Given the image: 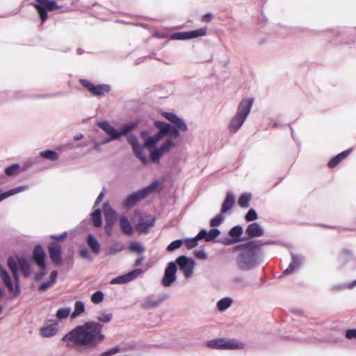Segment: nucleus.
I'll return each mask as SVG.
<instances>
[{
    "mask_svg": "<svg viewBox=\"0 0 356 356\" xmlns=\"http://www.w3.org/2000/svg\"><path fill=\"white\" fill-rule=\"evenodd\" d=\"M113 318L111 313H102L97 317L99 322L87 321L78 325L67 333L62 339L67 346H81L86 348H96L105 339L102 332L103 324L110 322Z\"/></svg>",
    "mask_w": 356,
    "mask_h": 356,
    "instance_id": "1",
    "label": "nucleus"
},
{
    "mask_svg": "<svg viewBox=\"0 0 356 356\" xmlns=\"http://www.w3.org/2000/svg\"><path fill=\"white\" fill-rule=\"evenodd\" d=\"M264 229L257 222H252L246 227V270L259 266L263 260L261 248L271 241L255 239L264 235Z\"/></svg>",
    "mask_w": 356,
    "mask_h": 356,
    "instance_id": "2",
    "label": "nucleus"
},
{
    "mask_svg": "<svg viewBox=\"0 0 356 356\" xmlns=\"http://www.w3.org/2000/svg\"><path fill=\"white\" fill-rule=\"evenodd\" d=\"M161 115L172 124L164 121H154V126L159 130L156 133L157 137L161 139L167 136H170L173 138H177L179 137L181 131L185 132L188 130V127L184 119L179 118L175 113L171 112H163Z\"/></svg>",
    "mask_w": 356,
    "mask_h": 356,
    "instance_id": "3",
    "label": "nucleus"
},
{
    "mask_svg": "<svg viewBox=\"0 0 356 356\" xmlns=\"http://www.w3.org/2000/svg\"><path fill=\"white\" fill-rule=\"evenodd\" d=\"M159 186L157 180L152 182L149 186L129 195L123 201L122 206L127 209L132 208L138 202L145 199Z\"/></svg>",
    "mask_w": 356,
    "mask_h": 356,
    "instance_id": "4",
    "label": "nucleus"
},
{
    "mask_svg": "<svg viewBox=\"0 0 356 356\" xmlns=\"http://www.w3.org/2000/svg\"><path fill=\"white\" fill-rule=\"evenodd\" d=\"M207 346L213 349L238 350L243 349L245 343L236 339L220 338L208 341Z\"/></svg>",
    "mask_w": 356,
    "mask_h": 356,
    "instance_id": "5",
    "label": "nucleus"
},
{
    "mask_svg": "<svg viewBox=\"0 0 356 356\" xmlns=\"http://www.w3.org/2000/svg\"><path fill=\"white\" fill-rule=\"evenodd\" d=\"M34 4L40 17L42 22H45L48 17L47 12H52L54 10L60 9L56 1L50 0H35Z\"/></svg>",
    "mask_w": 356,
    "mask_h": 356,
    "instance_id": "6",
    "label": "nucleus"
},
{
    "mask_svg": "<svg viewBox=\"0 0 356 356\" xmlns=\"http://www.w3.org/2000/svg\"><path fill=\"white\" fill-rule=\"evenodd\" d=\"M175 263L179 266L186 278H190L193 275L195 261L193 258L181 255L177 258Z\"/></svg>",
    "mask_w": 356,
    "mask_h": 356,
    "instance_id": "7",
    "label": "nucleus"
},
{
    "mask_svg": "<svg viewBox=\"0 0 356 356\" xmlns=\"http://www.w3.org/2000/svg\"><path fill=\"white\" fill-rule=\"evenodd\" d=\"M245 121V100L242 99L238 105V111L229 124V132L236 133Z\"/></svg>",
    "mask_w": 356,
    "mask_h": 356,
    "instance_id": "8",
    "label": "nucleus"
},
{
    "mask_svg": "<svg viewBox=\"0 0 356 356\" xmlns=\"http://www.w3.org/2000/svg\"><path fill=\"white\" fill-rule=\"evenodd\" d=\"M80 83L94 96L104 95L111 90V86L108 84L95 85L87 79H80Z\"/></svg>",
    "mask_w": 356,
    "mask_h": 356,
    "instance_id": "9",
    "label": "nucleus"
},
{
    "mask_svg": "<svg viewBox=\"0 0 356 356\" xmlns=\"http://www.w3.org/2000/svg\"><path fill=\"white\" fill-rule=\"evenodd\" d=\"M0 276L2 279L3 284L8 288V291L13 293V296H18L20 293V287L19 283V279L17 277V283H15V287L13 286V282L10 277L8 271L0 264Z\"/></svg>",
    "mask_w": 356,
    "mask_h": 356,
    "instance_id": "10",
    "label": "nucleus"
},
{
    "mask_svg": "<svg viewBox=\"0 0 356 356\" xmlns=\"http://www.w3.org/2000/svg\"><path fill=\"white\" fill-rule=\"evenodd\" d=\"M177 267L176 263L171 261L168 263L164 271V275L162 278L161 283L165 287L170 286L176 280V273Z\"/></svg>",
    "mask_w": 356,
    "mask_h": 356,
    "instance_id": "11",
    "label": "nucleus"
},
{
    "mask_svg": "<svg viewBox=\"0 0 356 356\" xmlns=\"http://www.w3.org/2000/svg\"><path fill=\"white\" fill-rule=\"evenodd\" d=\"M104 216H105V225L104 230L108 236H111L113 233V226L117 220L116 212L112 208H106L104 204Z\"/></svg>",
    "mask_w": 356,
    "mask_h": 356,
    "instance_id": "12",
    "label": "nucleus"
},
{
    "mask_svg": "<svg viewBox=\"0 0 356 356\" xmlns=\"http://www.w3.org/2000/svg\"><path fill=\"white\" fill-rule=\"evenodd\" d=\"M98 127L102 129L109 137L102 140L101 145L110 143L112 140H118L119 135L117 134V129L111 126L107 121H102L97 123Z\"/></svg>",
    "mask_w": 356,
    "mask_h": 356,
    "instance_id": "13",
    "label": "nucleus"
},
{
    "mask_svg": "<svg viewBox=\"0 0 356 356\" xmlns=\"http://www.w3.org/2000/svg\"><path fill=\"white\" fill-rule=\"evenodd\" d=\"M206 33L207 28H201L191 31L174 33H172L171 38L173 40H188L200 36H204L206 35Z\"/></svg>",
    "mask_w": 356,
    "mask_h": 356,
    "instance_id": "14",
    "label": "nucleus"
},
{
    "mask_svg": "<svg viewBox=\"0 0 356 356\" xmlns=\"http://www.w3.org/2000/svg\"><path fill=\"white\" fill-rule=\"evenodd\" d=\"M142 270L140 268L134 269L127 274L118 276L110 282L111 284H123L128 283L136 279L140 274L142 273Z\"/></svg>",
    "mask_w": 356,
    "mask_h": 356,
    "instance_id": "15",
    "label": "nucleus"
},
{
    "mask_svg": "<svg viewBox=\"0 0 356 356\" xmlns=\"http://www.w3.org/2000/svg\"><path fill=\"white\" fill-rule=\"evenodd\" d=\"M155 224V218L151 216L140 217L138 224L136 226V229L140 233H147L151 227Z\"/></svg>",
    "mask_w": 356,
    "mask_h": 356,
    "instance_id": "16",
    "label": "nucleus"
},
{
    "mask_svg": "<svg viewBox=\"0 0 356 356\" xmlns=\"http://www.w3.org/2000/svg\"><path fill=\"white\" fill-rule=\"evenodd\" d=\"M302 261L303 257L302 255L291 253V261L288 268L284 270L283 274L289 275L296 272L302 265Z\"/></svg>",
    "mask_w": 356,
    "mask_h": 356,
    "instance_id": "17",
    "label": "nucleus"
},
{
    "mask_svg": "<svg viewBox=\"0 0 356 356\" xmlns=\"http://www.w3.org/2000/svg\"><path fill=\"white\" fill-rule=\"evenodd\" d=\"M48 250L51 261L55 264H60L62 261L60 245L56 243H51L48 245Z\"/></svg>",
    "mask_w": 356,
    "mask_h": 356,
    "instance_id": "18",
    "label": "nucleus"
},
{
    "mask_svg": "<svg viewBox=\"0 0 356 356\" xmlns=\"http://www.w3.org/2000/svg\"><path fill=\"white\" fill-rule=\"evenodd\" d=\"M232 252L237 253L236 258L238 266L241 270L245 269V243L232 248Z\"/></svg>",
    "mask_w": 356,
    "mask_h": 356,
    "instance_id": "19",
    "label": "nucleus"
},
{
    "mask_svg": "<svg viewBox=\"0 0 356 356\" xmlns=\"http://www.w3.org/2000/svg\"><path fill=\"white\" fill-rule=\"evenodd\" d=\"M163 298H160L154 295L147 296L141 303V307L145 309H149L159 306L163 301Z\"/></svg>",
    "mask_w": 356,
    "mask_h": 356,
    "instance_id": "20",
    "label": "nucleus"
},
{
    "mask_svg": "<svg viewBox=\"0 0 356 356\" xmlns=\"http://www.w3.org/2000/svg\"><path fill=\"white\" fill-rule=\"evenodd\" d=\"M45 252L40 245L35 246L33 252V258L39 266L44 267L45 264Z\"/></svg>",
    "mask_w": 356,
    "mask_h": 356,
    "instance_id": "21",
    "label": "nucleus"
},
{
    "mask_svg": "<svg viewBox=\"0 0 356 356\" xmlns=\"http://www.w3.org/2000/svg\"><path fill=\"white\" fill-rule=\"evenodd\" d=\"M119 225L121 229V231L123 234L131 236L133 234V227L128 219V218L125 216H121L119 218Z\"/></svg>",
    "mask_w": 356,
    "mask_h": 356,
    "instance_id": "22",
    "label": "nucleus"
},
{
    "mask_svg": "<svg viewBox=\"0 0 356 356\" xmlns=\"http://www.w3.org/2000/svg\"><path fill=\"white\" fill-rule=\"evenodd\" d=\"M235 203V197L234 194L229 192L227 194V196L222 204L220 212L222 213H226L228 211H229Z\"/></svg>",
    "mask_w": 356,
    "mask_h": 356,
    "instance_id": "23",
    "label": "nucleus"
},
{
    "mask_svg": "<svg viewBox=\"0 0 356 356\" xmlns=\"http://www.w3.org/2000/svg\"><path fill=\"white\" fill-rule=\"evenodd\" d=\"M86 242L92 253L95 255H98L100 252V244L96 238L92 234H90L87 236Z\"/></svg>",
    "mask_w": 356,
    "mask_h": 356,
    "instance_id": "24",
    "label": "nucleus"
},
{
    "mask_svg": "<svg viewBox=\"0 0 356 356\" xmlns=\"http://www.w3.org/2000/svg\"><path fill=\"white\" fill-rule=\"evenodd\" d=\"M58 331V325L53 323L40 328V333L44 337L54 336Z\"/></svg>",
    "mask_w": 356,
    "mask_h": 356,
    "instance_id": "25",
    "label": "nucleus"
},
{
    "mask_svg": "<svg viewBox=\"0 0 356 356\" xmlns=\"http://www.w3.org/2000/svg\"><path fill=\"white\" fill-rule=\"evenodd\" d=\"M138 125V121L131 122L124 124L120 131L117 130V134L119 135V138L122 136H127L129 132L134 130Z\"/></svg>",
    "mask_w": 356,
    "mask_h": 356,
    "instance_id": "26",
    "label": "nucleus"
},
{
    "mask_svg": "<svg viewBox=\"0 0 356 356\" xmlns=\"http://www.w3.org/2000/svg\"><path fill=\"white\" fill-rule=\"evenodd\" d=\"M28 186H20L14 188H12L8 191L0 193V202L8 198V197L22 192L28 189Z\"/></svg>",
    "mask_w": 356,
    "mask_h": 356,
    "instance_id": "27",
    "label": "nucleus"
},
{
    "mask_svg": "<svg viewBox=\"0 0 356 356\" xmlns=\"http://www.w3.org/2000/svg\"><path fill=\"white\" fill-rule=\"evenodd\" d=\"M232 303V299L225 297L218 301L216 307L220 312H223L228 309Z\"/></svg>",
    "mask_w": 356,
    "mask_h": 356,
    "instance_id": "28",
    "label": "nucleus"
},
{
    "mask_svg": "<svg viewBox=\"0 0 356 356\" xmlns=\"http://www.w3.org/2000/svg\"><path fill=\"white\" fill-rule=\"evenodd\" d=\"M40 156L48 159L51 161H57L59 158L58 153L51 149H47L40 152Z\"/></svg>",
    "mask_w": 356,
    "mask_h": 356,
    "instance_id": "29",
    "label": "nucleus"
},
{
    "mask_svg": "<svg viewBox=\"0 0 356 356\" xmlns=\"http://www.w3.org/2000/svg\"><path fill=\"white\" fill-rule=\"evenodd\" d=\"M93 226L99 227L102 225V212L99 209H97L91 213Z\"/></svg>",
    "mask_w": 356,
    "mask_h": 356,
    "instance_id": "30",
    "label": "nucleus"
},
{
    "mask_svg": "<svg viewBox=\"0 0 356 356\" xmlns=\"http://www.w3.org/2000/svg\"><path fill=\"white\" fill-rule=\"evenodd\" d=\"M175 146L171 138L166 139V140L158 148L163 155L168 152L172 148Z\"/></svg>",
    "mask_w": 356,
    "mask_h": 356,
    "instance_id": "31",
    "label": "nucleus"
},
{
    "mask_svg": "<svg viewBox=\"0 0 356 356\" xmlns=\"http://www.w3.org/2000/svg\"><path fill=\"white\" fill-rule=\"evenodd\" d=\"M133 152L135 156L140 160L143 164H145L147 161V157L143 152V147L140 145L133 148Z\"/></svg>",
    "mask_w": 356,
    "mask_h": 356,
    "instance_id": "32",
    "label": "nucleus"
},
{
    "mask_svg": "<svg viewBox=\"0 0 356 356\" xmlns=\"http://www.w3.org/2000/svg\"><path fill=\"white\" fill-rule=\"evenodd\" d=\"M85 311V305L82 301H76L74 304V309L71 314V317L74 318L81 314Z\"/></svg>",
    "mask_w": 356,
    "mask_h": 356,
    "instance_id": "33",
    "label": "nucleus"
},
{
    "mask_svg": "<svg viewBox=\"0 0 356 356\" xmlns=\"http://www.w3.org/2000/svg\"><path fill=\"white\" fill-rule=\"evenodd\" d=\"M123 245L120 243H115L111 246L108 247L106 250V254L112 255L115 254L123 250Z\"/></svg>",
    "mask_w": 356,
    "mask_h": 356,
    "instance_id": "34",
    "label": "nucleus"
},
{
    "mask_svg": "<svg viewBox=\"0 0 356 356\" xmlns=\"http://www.w3.org/2000/svg\"><path fill=\"white\" fill-rule=\"evenodd\" d=\"M19 265L21 270L22 271L25 277H28L30 275L31 268L28 261L24 259L19 260Z\"/></svg>",
    "mask_w": 356,
    "mask_h": 356,
    "instance_id": "35",
    "label": "nucleus"
},
{
    "mask_svg": "<svg viewBox=\"0 0 356 356\" xmlns=\"http://www.w3.org/2000/svg\"><path fill=\"white\" fill-rule=\"evenodd\" d=\"M352 259V253L350 251L348 250H343L339 257V261L342 265H345L347 262H348Z\"/></svg>",
    "mask_w": 356,
    "mask_h": 356,
    "instance_id": "36",
    "label": "nucleus"
},
{
    "mask_svg": "<svg viewBox=\"0 0 356 356\" xmlns=\"http://www.w3.org/2000/svg\"><path fill=\"white\" fill-rule=\"evenodd\" d=\"M243 231L242 226L236 225L229 230V234L233 238H242L241 236L243 234Z\"/></svg>",
    "mask_w": 356,
    "mask_h": 356,
    "instance_id": "37",
    "label": "nucleus"
},
{
    "mask_svg": "<svg viewBox=\"0 0 356 356\" xmlns=\"http://www.w3.org/2000/svg\"><path fill=\"white\" fill-rule=\"evenodd\" d=\"M225 220L224 213L220 212L216 217L210 220V226L212 227H218Z\"/></svg>",
    "mask_w": 356,
    "mask_h": 356,
    "instance_id": "38",
    "label": "nucleus"
},
{
    "mask_svg": "<svg viewBox=\"0 0 356 356\" xmlns=\"http://www.w3.org/2000/svg\"><path fill=\"white\" fill-rule=\"evenodd\" d=\"M160 140L161 139L157 137V134H156L153 136L147 137V138H145V145L146 147L149 148L155 147Z\"/></svg>",
    "mask_w": 356,
    "mask_h": 356,
    "instance_id": "39",
    "label": "nucleus"
},
{
    "mask_svg": "<svg viewBox=\"0 0 356 356\" xmlns=\"http://www.w3.org/2000/svg\"><path fill=\"white\" fill-rule=\"evenodd\" d=\"M19 169V165L17 163L13 164L5 168L4 172L8 176H13L17 173V170Z\"/></svg>",
    "mask_w": 356,
    "mask_h": 356,
    "instance_id": "40",
    "label": "nucleus"
},
{
    "mask_svg": "<svg viewBox=\"0 0 356 356\" xmlns=\"http://www.w3.org/2000/svg\"><path fill=\"white\" fill-rule=\"evenodd\" d=\"M70 307L60 308L57 311L56 316L58 319L66 318L70 315Z\"/></svg>",
    "mask_w": 356,
    "mask_h": 356,
    "instance_id": "41",
    "label": "nucleus"
},
{
    "mask_svg": "<svg viewBox=\"0 0 356 356\" xmlns=\"http://www.w3.org/2000/svg\"><path fill=\"white\" fill-rule=\"evenodd\" d=\"M183 244V241L177 239L171 242L167 247L166 250L168 252H173L179 248Z\"/></svg>",
    "mask_w": 356,
    "mask_h": 356,
    "instance_id": "42",
    "label": "nucleus"
},
{
    "mask_svg": "<svg viewBox=\"0 0 356 356\" xmlns=\"http://www.w3.org/2000/svg\"><path fill=\"white\" fill-rule=\"evenodd\" d=\"M104 293L101 291L95 292L91 296V301L94 304H99L104 300Z\"/></svg>",
    "mask_w": 356,
    "mask_h": 356,
    "instance_id": "43",
    "label": "nucleus"
},
{
    "mask_svg": "<svg viewBox=\"0 0 356 356\" xmlns=\"http://www.w3.org/2000/svg\"><path fill=\"white\" fill-rule=\"evenodd\" d=\"M163 156V154L159 150L158 148H155L150 151V158L154 163H158Z\"/></svg>",
    "mask_w": 356,
    "mask_h": 356,
    "instance_id": "44",
    "label": "nucleus"
},
{
    "mask_svg": "<svg viewBox=\"0 0 356 356\" xmlns=\"http://www.w3.org/2000/svg\"><path fill=\"white\" fill-rule=\"evenodd\" d=\"M7 265L13 274H16L17 270V265L15 259L13 257H10L7 260Z\"/></svg>",
    "mask_w": 356,
    "mask_h": 356,
    "instance_id": "45",
    "label": "nucleus"
},
{
    "mask_svg": "<svg viewBox=\"0 0 356 356\" xmlns=\"http://www.w3.org/2000/svg\"><path fill=\"white\" fill-rule=\"evenodd\" d=\"M128 143L131 146L132 149L139 145L138 137L134 134H128L127 136Z\"/></svg>",
    "mask_w": 356,
    "mask_h": 356,
    "instance_id": "46",
    "label": "nucleus"
},
{
    "mask_svg": "<svg viewBox=\"0 0 356 356\" xmlns=\"http://www.w3.org/2000/svg\"><path fill=\"white\" fill-rule=\"evenodd\" d=\"M184 243L187 248L191 249L197 245L198 239L196 236L191 238H186L184 240Z\"/></svg>",
    "mask_w": 356,
    "mask_h": 356,
    "instance_id": "47",
    "label": "nucleus"
},
{
    "mask_svg": "<svg viewBox=\"0 0 356 356\" xmlns=\"http://www.w3.org/2000/svg\"><path fill=\"white\" fill-rule=\"evenodd\" d=\"M258 218V215L254 209H250L246 213V222H252Z\"/></svg>",
    "mask_w": 356,
    "mask_h": 356,
    "instance_id": "48",
    "label": "nucleus"
},
{
    "mask_svg": "<svg viewBox=\"0 0 356 356\" xmlns=\"http://www.w3.org/2000/svg\"><path fill=\"white\" fill-rule=\"evenodd\" d=\"M130 250L138 253L143 252L145 251L144 247L138 242L131 243L130 244Z\"/></svg>",
    "mask_w": 356,
    "mask_h": 356,
    "instance_id": "49",
    "label": "nucleus"
},
{
    "mask_svg": "<svg viewBox=\"0 0 356 356\" xmlns=\"http://www.w3.org/2000/svg\"><path fill=\"white\" fill-rule=\"evenodd\" d=\"M220 232L217 228H213L207 232L208 234V242L213 241L219 234Z\"/></svg>",
    "mask_w": 356,
    "mask_h": 356,
    "instance_id": "50",
    "label": "nucleus"
},
{
    "mask_svg": "<svg viewBox=\"0 0 356 356\" xmlns=\"http://www.w3.org/2000/svg\"><path fill=\"white\" fill-rule=\"evenodd\" d=\"M79 255L83 259H87L90 261H92V257L89 251L86 248H82L79 250Z\"/></svg>",
    "mask_w": 356,
    "mask_h": 356,
    "instance_id": "51",
    "label": "nucleus"
},
{
    "mask_svg": "<svg viewBox=\"0 0 356 356\" xmlns=\"http://www.w3.org/2000/svg\"><path fill=\"white\" fill-rule=\"evenodd\" d=\"M345 289H348V284H338L333 285L330 290L333 292L341 291Z\"/></svg>",
    "mask_w": 356,
    "mask_h": 356,
    "instance_id": "52",
    "label": "nucleus"
},
{
    "mask_svg": "<svg viewBox=\"0 0 356 356\" xmlns=\"http://www.w3.org/2000/svg\"><path fill=\"white\" fill-rule=\"evenodd\" d=\"M243 239L244 238H233L232 237V238H225L222 239V243L225 245H230L237 242L243 241Z\"/></svg>",
    "mask_w": 356,
    "mask_h": 356,
    "instance_id": "53",
    "label": "nucleus"
},
{
    "mask_svg": "<svg viewBox=\"0 0 356 356\" xmlns=\"http://www.w3.org/2000/svg\"><path fill=\"white\" fill-rule=\"evenodd\" d=\"M341 161V160L339 157H338V155H337L329 161L327 165L330 168H333L336 167Z\"/></svg>",
    "mask_w": 356,
    "mask_h": 356,
    "instance_id": "54",
    "label": "nucleus"
},
{
    "mask_svg": "<svg viewBox=\"0 0 356 356\" xmlns=\"http://www.w3.org/2000/svg\"><path fill=\"white\" fill-rule=\"evenodd\" d=\"M196 237L197 238L198 241L199 240H202V239H204L205 241L208 242V234H207V231L204 229H201L199 233L197 234V235L196 236Z\"/></svg>",
    "mask_w": 356,
    "mask_h": 356,
    "instance_id": "55",
    "label": "nucleus"
},
{
    "mask_svg": "<svg viewBox=\"0 0 356 356\" xmlns=\"http://www.w3.org/2000/svg\"><path fill=\"white\" fill-rule=\"evenodd\" d=\"M194 254L200 259H206L207 258V254L203 249L195 250Z\"/></svg>",
    "mask_w": 356,
    "mask_h": 356,
    "instance_id": "56",
    "label": "nucleus"
},
{
    "mask_svg": "<svg viewBox=\"0 0 356 356\" xmlns=\"http://www.w3.org/2000/svg\"><path fill=\"white\" fill-rule=\"evenodd\" d=\"M346 337L348 339H356V329H348L346 332Z\"/></svg>",
    "mask_w": 356,
    "mask_h": 356,
    "instance_id": "57",
    "label": "nucleus"
},
{
    "mask_svg": "<svg viewBox=\"0 0 356 356\" xmlns=\"http://www.w3.org/2000/svg\"><path fill=\"white\" fill-rule=\"evenodd\" d=\"M53 285L54 284L50 281L44 282L40 285L38 290L40 291H45Z\"/></svg>",
    "mask_w": 356,
    "mask_h": 356,
    "instance_id": "58",
    "label": "nucleus"
},
{
    "mask_svg": "<svg viewBox=\"0 0 356 356\" xmlns=\"http://www.w3.org/2000/svg\"><path fill=\"white\" fill-rule=\"evenodd\" d=\"M40 268V272H38L35 275L36 280H40L45 275H46V265L44 267L39 266Z\"/></svg>",
    "mask_w": 356,
    "mask_h": 356,
    "instance_id": "59",
    "label": "nucleus"
},
{
    "mask_svg": "<svg viewBox=\"0 0 356 356\" xmlns=\"http://www.w3.org/2000/svg\"><path fill=\"white\" fill-rule=\"evenodd\" d=\"M119 352V348L117 347H115L113 348H111L107 351H105L102 353L100 356H111L115 355V353Z\"/></svg>",
    "mask_w": 356,
    "mask_h": 356,
    "instance_id": "60",
    "label": "nucleus"
},
{
    "mask_svg": "<svg viewBox=\"0 0 356 356\" xmlns=\"http://www.w3.org/2000/svg\"><path fill=\"white\" fill-rule=\"evenodd\" d=\"M254 102V98H248L246 99V118L249 115L252 106Z\"/></svg>",
    "mask_w": 356,
    "mask_h": 356,
    "instance_id": "61",
    "label": "nucleus"
},
{
    "mask_svg": "<svg viewBox=\"0 0 356 356\" xmlns=\"http://www.w3.org/2000/svg\"><path fill=\"white\" fill-rule=\"evenodd\" d=\"M67 236V232H63L61 234L51 235V238L56 241H62Z\"/></svg>",
    "mask_w": 356,
    "mask_h": 356,
    "instance_id": "62",
    "label": "nucleus"
},
{
    "mask_svg": "<svg viewBox=\"0 0 356 356\" xmlns=\"http://www.w3.org/2000/svg\"><path fill=\"white\" fill-rule=\"evenodd\" d=\"M213 18V15L211 13H208L204 14L202 17V20L204 22H209L212 20Z\"/></svg>",
    "mask_w": 356,
    "mask_h": 356,
    "instance_id": "63",
    "label": "nucleus"
},
{
    "mask_svg": "<svg viewBox=\"0 0 356 356\" xmlns=\"http://www.w3.org/2000/svg\"><path fill=\"white\" fill-rule=\"evenodd\" d=\"M57 276H58V273L56 270H53L51 274H50V277H49V281L53 284H54L56 282V279H57Z\"/></svg>",
    "mask_w": 356,
    "mask_h": 356,
    "instance_id": "64",
    "label": "nucleus"
}]
</instances>
